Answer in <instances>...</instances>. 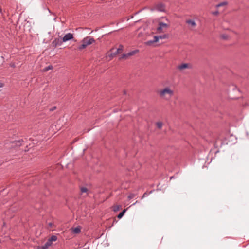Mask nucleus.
<instances>
[{"mask_svg":"<svg viewBox=\"0 0 249 249\" xmlns=\"http://www.w3.org/2000/svg\"><path fill=\"white\" fill-rule=\"evenodd\" d=\"M94 39L90 36H88L83 39L81 47H87L92 45L95 42Z\"/></svg>","mask_w":249,"mask_h":249,"instance_id":"obj_2","label":"nucleus"},{"mask_svg":"<svg viewBox=\"0 0 249 249\" xmlns=\"http://www.w3.org/2000/svg\"><path fill=\"white\" fill-rule=\"evenodd\" d=\"M57 240V237L55 235L52 236L50 238V241H55Z\"/></svg>","mask_w":249,"mask_h":249,"instance_id":"obj_19","label":"nucleus"},{"mask_svg":"<svg viewBox=\"0 0 249 249\" xmlns=\"http://www.w3.org/2000/svg\"><path fill=\"white\" fill-rule=\"evenodd\" d=\"M160 97L165 101H169L174 94V88L172 86H166L158 91Z\"/></svg>","mask_w":249,"mask_h":249,"instance_id":"obj_1","label":"nucleus"},{"mask_svg":"<svg viewBox=\"0 0 249 249\" xmlns=\"http://www.w3.org/2000/svg\"><path fill=\"white\" fill-rule=\"evenodd\" d=\"M61 38L62 39V42H65L71 39H73V34L71 33H69L65 34L64 36Z\"/></svg>","mask_w":249,"mask_h":249,"instance_id":"obj_7","label":"nucleus"},{"mask_svg":"<svg viewBox=\"0 0 249 249\" xmlns=\"http://www.w3.org/2000/svg\"><path fill=\"white\" fill-rule=\"evenodd\" d=\"M139 50L137 49H135L134 50L130 51L128 53H124L123 54L122 56L120 58H127L131 56H133L138 53Z\"/></svg>","mask_w":249,"mask_h":249,"instance_id":"obj_6","label":"nucleus"},{"mask_svg":"<svg viewBox=\"0 0 249 249\" xmlns=\"http://www.w3.org/2000/svg\"><path fill=\"white\" fill-rule=\"evenodd\" d=\"M165 36H166L165 35H164L163 36H155L154 37L153 40L148 41L147 42V45H151V44H152L153 43H155V42H158L160 38L162 39V38H165Z\"/></svg>","mask_w":249,"mask_h":249,"instance_id":"obj_8","label":"nucleus"},{"mask_svg":"<svg viewBox=\"0 0 249 249\" xmlns=\"http://www.w3.org/2000/svg\"><path fill=\"white\" fill-rule=\"evenodd\" d=\"M227 4V2L224 1V2H221V3H219V4H218L217 5H216V8H218V7H221V6H225Z\"/></svg>","mask_w":249,"mask_h":249,"instance_id":"obj_16","label":"nucleus"},{"mask_svg":"<svg viewBox=\"0 0 249 249\" xmlns=\"http://www.w3.org/2000/svg\"><path fill=\"white\" fill-rule=\"evenodd\" d=\"M119 47H122L123 46L122 45H120Z\"/></svg>","mask_w":249,"mask_h":249,"instance_id":"obj_25","label":"nucleus"},{"mask_svg":"<svg viewBox=\"0 0 249 249\" xmlns=\"http://www.w3.org/2000/svg\"><path fill=\"white\" fill-rule=\"evenodd\" d=\"M162 124H163L161 122H158L156 123V125H157V127L160 129L162 127Z\"/></svg>","mask_w":249,"mask_h":249,"instance_id":"obj_18","label":"nucleus"},{"mask_svg":"<svg viewBox=\"0 0 249 249\" xmlns=\"http://www.w3.org/2000/svg\"><path fill=\"white\" fill-rule=\"evenodd\" d=\"M81 191L82 193H87L88 191V189L86 187H82L81 188Z\"/></svg>","mask_w":249,"mask_h":249,"instance_id":"obj_20","label":"nucleus"},{"mask_svg":"<svg viewBox=\"0 0 249 249\" xmlns=\"http://www.w3.org/2000/svg\"><path fill=\"white\" fill-rule=\"evenodd\" d=\"M3 86V84L1 82H0V88H2Z\"/></svg>","mask_w":249,"mask_h":249,"instance_id":"obj_23","label":"nucleus"},{"mask_svg":"<svg viewBox=\"0 0 249 249\" xmlns=\"http://www.w3.org/2000/svg\"><path fill=\"white\" fill-rule=\"evenodd\" d=\"M122 51V48H112L110 52L107 53V55L110 57H113V55H115V54L112 55L113 53H120Z\"/></svg>","mask_w":249,"mask_h":249,"instance_id":"obj_5","label":"nucleus"},{"mask_svg":"<svg viewBox=\"0 0 249 249\" xmlns=\"http://www.w3.org/2000/svg\"><path fill=\"white\" fill-rule=\"evenodd\" d=\"M126 209H124V210L122 212H121L117 216V217L119 218V219H120L121 218L123 215L124 214L125 212H126Z\"/></svg>","mask_w":249,"mask_h":249,"instance_id":"obj_14","label":"nucleus"},{"mask_svg":"<svg viewBox=\"0 0 249 249\" xmlns=\"http://www.w3.org/2000/svg\"><path fill=\"white\" fill-rule=\"evenodd\" d=\"M146 193H144L143 195V196L142 197H144L145 196H146Z\"/></svg>","mask_w":249,"mask_h":249,"instance_id":"obj_24","label":"nucleus"},{"mask_svg":"<svg viewBox=\"0 0 249 249\" xmlns=\"http://www.w3.org/2000/svg\"><path fill=\"white\" fill-rule=\"evenodd\" d=\"M134 197V195H130L129 196H128V198L129 199H131L132 198H133Z\"/></svg>","mask_w":249,"mask_h":249,"instance_id":"obj_21","label":"nucleus"},{"mask_svg":"<svg viewBox=\"0 0 249 249\" xmlns=\"http://www.w3.org/2000/svg\"><path fill=\"white\" fill-rule=\"evenodd\" d=\"M169 27V25L162 22H159L157 31L158 33H162L165 32Z\"/></svg>","mask_w":249,"mask_h":249,"instance_id":"obj_4","label":"nucleus"},{"mask_svg":"<svg viewBox=\"0 0 249 249\" xmlns=\"http://www.w3.org/2000/svg\"><path fill=\"white\" fill-rule=\"evenodd\" d=\"M63 43V42H62V39L61 37L55 38L53 42V43L55 46H60Z\"/></svg>","mask_w":249,"mask_h":249,"instance_id":"obj_10","label":"nucleus"},{"mask_svg":"<svg viewBox=\"0 0 249 249\" xmlns=\"http://www.w3.org/2000/svg\"><path fill=\"white\" fill-rule=\"evenodd\" d=\"M120 205H115L113 207V210L114 212H117L120 209Z\"/></svg>","mask_w":249,"mask_h":249,"instance_id":"obj_17","label":"nucleus"},{"mask_svg":"<svg viewBox=\"0 0 249 249\" xmlns=\"http://www.w3.org/2000/svg\"><path fill=\"white\" fill-rule=\"evenodd\" d=\"M72 232L74 234H78L81 232V227L80 226L76 227L72 229Z\"/></svg>","mask_w":249,"mask_h":249,"instance_id":"obj_12","label":"nucleus"},{"mask_svg":"<svg viewBox=\"0 0 249 249\" xmlns=\"http://www.w3.org/2000/svg\"><path fill=\"white\" fill-rule=\"evenodd\" d=\"M218 13H219V12L217 11L213 12V14L214 15H217V14H218Z\"/></svg>","mask_w":249,"mask_h":249,"instance_id":"obj_22","label":"nucleus"},{"mask_svg":"<svg viewBox=\"0 0 249 249\" xmlns=\"http://www.w3.org/2000/svg\"><path fill=\"white\" fill-rule=\"evenodd\" d=\"M186 23L188 25L189 27L193 29L196 26V24L194 20L188 19L186 21Z\"/></svg>","mask_w":249,"mask_h":249,"instance_id":"obj_9","label":"nucleus"},{"mask_svg":"<svg viewBox=\"0 0 249 249\" xmlns=\"http://www.w3.org/2000/svg\"><path fill=\"white\" fill-rule=\"evenodd\" d=\"M156 9L159 11H164L165 10V6L162 3H159L156 6Z\"/></svg>","mask_w":249,"mask_h":249,"instance_id":"obj_11","label":"nucleus"},{"mask_svg":"<svg viewBox=\"0 0 249 249\" xmlns=\"http://www.w3.org/2000/svg\"><path fill=\"white\" fill-rule=\"evenodd\" d=\"M53 69V66L52 65H49V66L44 68L43 69V71L46 72L50 70H52Z\"/></svg>","mask_w":249,"mask_h":249,"instance_id":"obj_15","label":"nucleus"},{"mask_svg":"<svg viewBox=\"0 0 249 249\" xmlns=\"http://www.w3.org/2000/svg\"><path fill=\"white\" fill-rule=\"evenodd\" d=\"M191 68L192 65L190 63H181L177 66V69L181 72H184L186 70Z\"/></svg>","mask_w":249,"mask_h":249,"instance_id":"obj_3","label":"nucleus"},{"mask_svg":"<svg viewBox=\"0 0 249 249\" xmlns=\"http://www.w3.org/2000/svg\"><path fill=\"white\" fill-rule=\"evenodd\" d=\"M220 37L223 40H228L230 38V36L227 34H223L220 35Z\"/></svg>","mask_w":249,"mask_h":249,"instance_id":"obj_13","label":"nucleus"}]
</instances>
